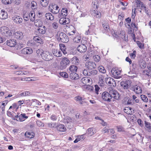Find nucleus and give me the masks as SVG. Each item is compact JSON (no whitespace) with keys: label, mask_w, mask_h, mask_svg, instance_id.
Masks as SVG:
<instances>
[{"label":"nucleus","mask_w":151,"mask_h":151,"mask_svg":"<svg viewBox=\"0 0 151 151\" xmlns=\"http://www.w3.org/2000/svg\"><path fill=\"white\" fill-rule=\"evenodd\" d=\"M102 99L105 101L110 102L111 99L113 101H115V99H118L119 96V93L114 88L110 90L109 92L105 91L102 94Z\"/></svg>","instance_id":"f257e3e1"},{"label":"nucleus","mask_w":151,"mask_h":151,"mask_svg":"<svg viewBox=\"0 0 151 151\" xmlns=\"http://www.w3.org/2000/svg\"><path fill=\"white\" fill-rule=\"evenodd\" d=\"M1 34L3 36L9 37L12 35V33L9 28L6 27H2L0 28Z\"/></svg>","instance_id":"f03ea898"},{"label":"nucleus","mask_w":151,"mask_h":151,"mask_svg":"<svg viewBox=\"0 0 151 151\" xmlns=\"http://www.w3.org/2000/svg\"><path fill=\"white\" fill-rule=\"evenodd\" d=\"M56 38L59 41L65 43L68 42L69 40L67 36L63 32L60 33L59 35H57Z\"/></svg>","instance_id":"7ed1b4c3"},{"label":"nucleus","mask_w":151,"mask_h":151,"mask_svg":"<svg viewBox=\"0 0 151 151\" xmlns=\"http://www.w3.org/2000/svg\"><path fill=\"white\" fill-rule=\"evenodd\" d=\"M42 58L46 61H49L53 58V55L51 53L48 51H44L42 54Z\"/></svg>","instance_id":"20e7f679"},{"label":"nucleus","mask_w":151,"mask_h":151,"mask_svg":"<svg viewBox=\"0 0 151 151\" xmlns=\"http://www.w3.org/2000/svg\"><path fill=\"white\" fill-rule=\"evenodd\" d=\"M49 9L50 12L54 14H57L59 12V7L55 4H50Z\"/></svg>","instance_id":"39448f33"},{"label":"nucleus","mask_w":151,"mask_h":151,"mask_svg":"<svg viewBox=\"0 0 151 151\" xmlns=\"http://www.w3.org/2000/svg\"><path fill=\"white\" fill-rule=\"evenodd\" d=\"M131 83L129 80L122 81L121 82L120 85L123 88L127 89L130 87Z\"/></svg>","instance_id":"423d86ee"},{"label":"nucleus","mask_w":151,"mask_h":151,"mask_svg":"<svg viewBox=\"0 0 151 151\" xmlns=\"http://www.w3.org/2000/svg\"><path fill=\"white\" fill-rule=\"evenodd\" d=\"M69 62V60L67 58H63L60 63L61 69L65 68Z\"/></svg>","instance_id":"0eeeda50"},{"label":"nucleus","mask_w":151,"mask_h":151,"mask_svg":"<svg viewBox=\"0 0 151 151\" xmlns=\"http://www.w3.org/2000/svg\"><path fill=\"white\" fill-rule=\"evenodd\" d=\"M106 81L107 83L111 87H114L116 86L115 82L113 78H108Z\"/></svg>","instance_id":"6e6552de"},{"label":"nucleus","mask_w":151,"mask_h":151,"mask_svg":"<svg viewBox=\"0 0 151 151\" xmlns=\"http://www.w3.org/2000/svg\"><path fill=\"white\" fill-rule=\"evenodd\" d=\"M132 89L137 94H140L142 92L141 88L140 86L137 85L132 86Z\"/></svg>","instance_id":"1a4fd4ad"},{"label":"nucleus","mask_w":151,"mask_h":151,"mask_svg":"<svg viewBox=\"0 0 151 151\" xmlns=\"http://www.w3.org/2000/svg\"><path fill=\"white\" fill-rule=\"evenodd\" d=\"M12 20L14 22L17 24L21 23L23 21V19L20 17L18 16H14L12 17Z\"/></svg>","instance_id":"9d476101"},{"label":"nucleus","mask_w":151,"mask_h":151,"mask_svg":"<svg viewBox=\"0 0 151 151\" xmlns=\"http://www.w3.org/2000/svg\"><path fill=\"white\" fill-rule=\"evenodd\" d=\"M81 81L84 84L88 85L92 83V80L89 77H84L82 78Z\"/></svg>","instance_id":"9b49d317"},{"label":"nucleus","mask_w":151,"mask_h":151,"mask_svg":"<svg viewBox=\"0 0 151 151\" xmlns=\"http://www.w3.org/2000/svg\"><path fill=\"white\" fill-rule=\"evenodd\" d=\"M16 118H17V120L20 122H23L25 120L24 119H27L28 118V116H26V114L24 113L21 114L19 115H18L15 116Z\"/></svg>","instance_id":"f8f14e48"},{"label":"nucleus","mask_w":151,"mask_h":151,"mask_svg":"<svg viewBox=\"0 0 151 151\" xmlns=\"http://www.w3.org/2000/svg\"><path fill=\"white\" fill-rule=\"evenodd\" d=\"M33 52L32 49L30 47H26L21 50L22 53L24 54H30Z\"/></svg>","instance_id":"ddd939ff"},{"label":"nucleus","mask_w":151,"mask_h":151,"mask_svg":"<svg viewBox=\"0 0 151 151\" xmlns=\"http://www.w3.org/2000/svg\"><path fill=\"white\" fill-rule=\"evenodd\" d=\"M87 47L86 46L83 44H81L79 45L77 48V51L80 52H84L86 51Z\"/></svg>","instance_id":"4468645a"},{"label":"nucleus","mask_w":151,"mask_h":151,"mask_svg":"<svg viewBox=\"0 0 151 151\" xmlns=\"http://www.w3.org/2000/svg\"><path fill=\"white\" fill-rule=\"evenodd\" d=\"M86 66L88 69L92 70L95 68L96 64L93 62H87L86 64Z\"/></svg>","instance_id":"2eb2a0df"},{"label":"nucleus","mask_w":151,"mask_h":151,"mask_svg":"<svg viewBox=\"0 0 151 151\" xmlns=\"http://www.w3.org/2000/svg\"><path fill=\"white\" fill-rule=\"evenodd\" d=\"M60 20V23L62 24H68L70 22V19L66 17H61Z\"/></svg>","instance_id":"dca6fc26"},{"label":"nucleus","mask_w":151,"mask_h":151,"mask_svg":"<svg viewBox=\"0 0 151 151\" xmlns=\"http://www.w3.org/2000/svg\"><path fill=\"white\" fill-rule=\"evenodd\" d=\"M68 11L66 8H63L61 11V13H59L58 15V17L60 18L62 17H65L67 15Z\"/></svg>","instance_id":"f3484780"},{"label":"nucleus","mask_w":151,"mask_h":151,"mask_svg":"<svg viewBox=\"0 0 151 151\" xmlns=\"http://www.w3.org/2000/svg\"><path fill=\"white\" fill-rule=\"evenodd\" d=\"M14 35L15 38L19 40H21L24 37L23 33L20 31L15 32Z\"/></svg>","instance_id":"a211bd4d"},{"label":"nucleus","mask_w":151,"mask_h":151,"mask_svg":"<svg viewBox=\"0 0 151 151\" xmlns=\"http://www.w3.org/2000/svg\"><path fill=\"white\" fill-rule=\"evenodd\" d=\"M8 17L7 13L4 10L0 9V18L2 19H6Z\"/></svg>","instance_id":"6ab92c4d"},{"label":"nucleus","mask_w":151,"mask_h":151,"mask_svg":"<svg viewBox=\"0 0 151 151\" xmlns=\"http://www.w3.org/2000/svg\"><path fill=\"white\" fill-rule=\"evenodd\" d=\"M111 72L113 76H116L120 74L121 71L116 68H113Z\"/></svg>","instance_id":"aec40b11"},{"label":"nucleus","mask_w":151,"mask_h":151,"mask_svg":"<svg viewBox=\"0 0 151 151\" xmlns=\"http://www.w3.org/2000/svg\"><path fill=\"white\" fill-rule=\"evenodd\" d=\"M52 52L53 54L57 57H60L62 55V52L58 50L52 49Z\"/></svg>","instance_id":"412c9836"},{"label":"nucleus","mask_w":151,"mask_h":151,"mask_svg":"<svg viewBox=\"0 0 151 151\" xmlns=\"http://www.w3.org/2000/svg\"><path fill=\"white\" fill-rule=\"evenodd\" d=\"M136 3L137 8H134V12L137 9H141L143 8L142 7L145 6V5L140 0H137L136 1Z\"/></svg>","instance_id":"4be33fe9"},{"label":"nucleus","mask_w":151,"mask_h":151,"mask_svg":"<svg viewBox=\"0 0 151 151\" xmlns=\"http://www.w3.org/2000/svg\"><path fill=\"white\" fill-rule=\"evenodd\" d=\"M16 44V41L14 39L10 40L7 41V45L10 47H13Z\"/></svg>","instance_id":"5701e85b"},{"label":"nucleus","mask_w":151,"mask_h":151,"mask_svg":"<svg viewBox=\"0 0 151 151\" xmlns=\"http://www.w3.org/2000/svg\"><path fill=\"white\" fill-rule=\"evenodd\" d=\"M124 111L128 114H132L134 113L133 109L130 107H125L124 109Z\"/></svg>","instance_id":"b1692460"},{"label":"nucleus","mask_w":151,"mask_h":151,"mask_svg":"<svg viewBox=\"0 0 151 151\" xmlns=\"http://www.w3.org/2000/svg\"><path fill=\"white\" fill-rule=\"evenodd\" d=\"M69 73V77L72 79L77 80L79 78V76L76 72L70 73Z\"/></svg>","instance_id":"393cba45"},{"label":"nucleus","mask_w":151,"mask_h":151,"mask_svg":"<svg viewBox=\"0 0 151 151\" xmlns=\"http://www.w3.org/2000/svg\"><path fill=\"white\" fill-rule=\"evenodd\" d=\"M94 9L93 11H92L91 13V14L94 17H96L97 18H99L101 16V14L100 12H99L96 9Z\"/></svg>","instance_id":"a878e982"},{"label":"nucleus","mask_w":151,"mask_h":151,"mask_svg":"<svg viewBox=\"0 0 151 151\" xmlns=\"http://www.w3.org/2000/svg\"><path fill=\"white\" fill-rule=\"evenodd\" d=\"M57 130L60 132H65L66 129L65 126L63 124H59L57 126Z\"/></svg>","instance_id":"bb28decb"},{"label":"nucleus","mask_w":151,"mask_h":151,"mask_svg":"<svg viewBox=\"0 0 151 151\" xmlns=\"http://www.w3.org/2000/svg\"><path fill=\"white\" fill-rule=\"evenodd\" d=\"M94 32V30L93 29V27L92 26L89 27V29L86 31L85 34L86 35H92Z\"/></svg>","instance_id":"cd10ccee"},{"label":"nucleus","mask_w":151,"mask_h":151,"mask_svg":"<svg viewBox=\"0 0 151 151\" xmlns=\"http://www.w3.org/2000/svg\"><path fill=\"white\" fill-rule=\"evenodd\" d=\"M104 78V77L102 75L99 77V85L101 86H103L105 85Z\"/></svg>","instance_id":"c85d7f7f"},{"label":"nucleus","mask_w":151,"mask_h":151,"mask_svg":"<svg viewBox=\"0 0 151 151\" xmlns=\"http://www.w3.org/2000/svg\"><path fill=\"white\" fill-rule=\"evenodd\" d=\"M25 135L26 137L31 139L34 137L35 134L34 132L28 131L26 132Z\"/></svg>","instance_id":"c756f323"},{"label":"nucleus","mask_w":151,"mask_h":151,"mask_svg":"<svg viewBox=\"0 0 151 151\" xmlns=\"http://www.w3.org/2000/svg\"><path fill=\"white\" fill-rule=\"evenodd\" d=\"M29 15L30 16V19L32 22H34L35 19V14L33 11H31Z\"/></svg>","instance_id":"7c9ffc66"},{"label":"nucleus","mask_w":151,"mask_h":151,"mask_svg":"<svg viewBox=\"0 0 151 151\" xmlns=\"http://www.w3.org/2000/svg\"><path fill=\"white\" fill-rule=\"evenodd\" d=\"M70 71L69 73L76 72L78 68L76 66L74 65H72L70 66L69 68Z\"/></svg>","instance_id":"2f4dec72"},{"label":"nucleus","mask_w":151,"mask_h":151,"mask_svg":"<svg viewBox=\"0 0 151 151\" xmlns=\"http://www.w3.org/2000/svg\"><path fill=\"white\" fill-rule=\"evenodd\" d=\"M46 19L49 20H52L54 19V16L50 13H48L45 14Z\"/></svg>","instance_id":"473e14b6"},{"label":"nucleus","mask_w":151,"mask_h":151,"mask_svg":"<svg viewBox=\"0 0 151 151\" xmlns=\"http://www.w3.org/2000/svg\"><path fill=\"white\" fill-rule=\"evenodd\" d=\"M81 37L79 35L75 37L73 39L74 42L76 43H79L81 41Z\"/></svg>","instance_id":"72a5a7b5"},{"label":"nucleus","mask_w":151,"mask_h":151,"mask_svg":"<svg viewBox=\"0 0 151 151\" xmlns=\"http://www.w3.org/2000/svg\"><path fill=\"white\" fill-rule=\"evenodd\" d=\"M34 21H35L34 24L36 26L41 27L42 26V23L40 20L36 19Z\"/></svg>","instance_id":"f704fd0d"},{"label":"nucleus","mask_w":151,"mask_h":151,"mask_svg":"<svg viewBox=\"0 0 151 151\" xmlns=\"http://www.w3.org/2000/svg\"><path fill=\"white\" fill-rule=\"evenodd\" d=\"M120 34L121 35V38L126 41H128V37L125 35V32L124 31H121Z\"/></svg>","instance_id":"c9c22d12"},{"label":"nucleus","mask_w":151,"mask_h":151,"mask_svg":"<svg viewBox=\"0 0 151 151\" xmlns=\"http://www.w3.org/2000/svg\"><path fill=\"white\" fill-rule=\"evenodd\" d=\"M60 49L61 51V52H63L64 55H65L67 53V51H66V47L64 45H60Z\"/></svg>","instance_id":"e433bc0d"},{"label":"nucleus","mask_w":151,"mask_h":151,"mask_svg":"<svg viewBox=\"0 0 151 151\" xmlns=\"http://www.w3.org/2000/svg\"><path fill=\"white\" fill-rule=\"evenodd\" d=\"M93 129L92 128H89L88 129L87 133L90 136H91L94 134L95 132L93 131Z\"/></svg>","instance_id":"4c0bfd02"},{"label":"nucleus","mask_w":151,"mask_h":151,"mask_svg":"<svg viewBox=\"0 0 151 151\" xmlns=\"http://www.w3.org/2000/svg\"><path fill=\"white\" fill-rule=\"evenodd\" d=\"M31 62L35 64V66H37L40 65L41 62L40 61H38L36 59H33L31 60Z\"/></svg>","instance_id":"58836bf2"},{"label":"nucleus","mask_w":151,"mask_h":151,"mask_svg":"<svg viewBox=\"0 0 151 151\" xmlns=\"http://www.w3.org/2000/svg\"><path fill=\"white\" fill-rule=\"evenodd\" d=\"M95 54L96 53L94 51L92 50H90L88 52V55L90 57H93Z\"/></svg>","instance_id":"ea45409f"},{"label":"nucleus","mask_w":151,"mask_h":151,"mask_svg":"<svg viewBox=\"0 0 151 151\" xmlns=\"http://www.w3.org/2000/svg\"><path fill=\"white\" fill-rule=\"evenodd\" d=\"M49 3L48 0H41V5L44 7L47 6Z\"/></svg>","instance_id":"a19ab883"},{"label":"nucleus","mask_w":151,"mask_h":151,"mask_svg":"<svg viewBox=\"0 0 151 151\" xmlns=\"http://www.w3.org/2000/svg\"><path fill=\"white\" fill-rule=\"evenodd\" d=\"M142 7L143 8L141 9V10H142L143 11H144L147 15H149L150 13V10L148 9V8L145 5Z\"/></svg>","instance_id":"79ce46f5"},{"label":"nucleus","mask_w":151,"mask_h":151,"mask_svg":"<svg viewBox=\"0 0 151 151\" xmlns=\"http://www.w3.org/2000/svg\"><path fill=\"white\" fill-rule=\"evenodd\" d=\"M38 30L40 34H44L46 32V28L45 26H44L43 28H39L38 29Z\"/></svg>","instance_id":"37998d69"},{"label":"nucleus","mask_w":151,"mask_h":151,"mask_svg":"<svg viewBox=\"0 0 151 151\" xmlns=\"http://www.w3.org/2000/svg\"><path fill=\"white\" fill-rule=\"evenodd\" d=\"M72 61L73 63L76 65L78 64L79 61L78 59L76 57H73L72 58Z\"/></svg>","instance_id":"c03bdc74"},{"label":"nucleus","mask_w":151,"mask_h":151,"mask_svg":"<svg viewBox=\"0 0 151 151\" xmlns=\"http://www.w3.org/2000/svg\"><path fill=\"white\" fill-rule=\"evenodd\" d=\"M98 70L100 72L102 73H105L106 72V70L105 69L104 67L102 66H99L98 68Z\"/></svg>","instance_id":"a18cd8bd"},{"label":"nucleus","mask_w":151,"mask_h":151,"mask_svg":"<svg viewBox=\"0 0 151 151\" xmlns=\"http://www.w3.org/2000/svg\"><path fill=\"white\" fill-rule=\"evenodd\" d=\"M137 44L138 47L141 49H143L144 48V44L141 43L139 41H137Z\"/></svg>","instance_id":"49530a36"},{"label":"nucleus","mask_w":151,"mask_h":151,"mask_svg":"<svg viewBox=\"0 0 151 151\" xmlns=\"http://www.w3.org/2000/svg\"><path fill=\"white\" fill-rule=\"evenodd\" d=\"M23 17L24 20L25 21H27L30 19V16L29 15V14L26 13L24 14Z\"/></svg>","instance_id":"de8ad7c7"},{"label":"nucleus","mask_w":151,"mask_h":151,"mask_svg":"<svg viewBox=\"0 0 151 151\" xmlns=\"http://www.w3.org/2000/svg\"><path fill=\"white\" fill-rule=\"evenodd\" d=\"M94 60L96 62H98L100 60V57L97 55H95L93 57Z\"/></svg>","instance_id":"09e8293b"},{"label":"nucleus","mask_w":151,"mask_h":151,"mask_svg":"<svg viewBox=\"0 0 151 151\" xmlns=\"http://www.w3.org/2000/svg\"><path fill=\"white\" fill-rule=\"evenodd\" d=\"M145 127L149 130L151 129V125L150 123L145 121Z\"/></svg>","instance_id":"8fccbe9b"},{"label":"nucleus","mask_w":151,"mask_h":151,"mask_svg":"<svg viewBox=\"0 0 151 151\" xmlns=\"http://www.w3.org/2000/svg\"><path fill=\"white\" fill-rule=\"evenodd\" d=\"M141 98L142 100L145 102H147L148 101V99L146 96L144 95H141Z\"/></svg>","instance_id":"3c124183"},{"label":"nucleus","mask_w":151,"mask_h":151,"mask_svg":"<svg viewBox=\"0 0 151 151\" xmlns=\"http://www.w3.org/2000/svg\"><path fill=\"white\" fill-rule=\"evenodd\" d=\"M48 126L50 127H57L56 124L55 123H49L48 124Z\"/></svg>","instance_id":"603ef678"},{"label":"nucleus","mask_w":151,"mask_h":151,"mask_svg":"<svg viewBox=\"0 0 151 151\" xmlns=\"http://www.w3.org/2000/svg\"><path fill=\"white\" fill-rule=\"evenodd\" d=\"M33 39L34 40L39 43H40L42 41L41 38L37 36L34 37Z\"/></svg>","instance_id":"864d4df0"},{"label":"nucleus","mask_w":151,"mask_h":151,"mask_svg":"<svg viewBox=\"0 0 151 151\" xmlns=\"http://www.w3.org/2000/svg\"><path fill=\"white\" fill-rule=\"evenodd\" d=\"M1 1L5 4H10L12 2V0H2Z\"/></svg>","instance_id":"5fc2aeb1"},{"label":"nucleus","mask_w":151,"mask_h":151,"mask_svg":"<svg viewBox=\"0 0 151 151\" xmlns=\"http://www.w3.org/2000/svg\"><path fill=\"white\" fill-rule=\"evenodd\" d=\"M37 125L39 127H42L44 126V124L41 121L37 120L36 122Z\"/></svg>","instance_id":"6e6d98bb"},{"label":"nucleus","mask_w":151,"mask_h":151,"mask_svg":"<svg viewBox=\"0 0 151 151\" xmlns=\"http://www.w3.org/2000/svg\"><path fill=\"white\" fill-rule=\"evenodd\" d=\"M136 51L134 50L133 52L129 54V56L130 58L132 59H134L136 56Z\"/></svg>","instance_id":"4d7b16f0"},{"label":"nucleus","mask_w":151,"mask_h":151,"mask_svg":"<svg viewBox=\"0 0 151 151\" xmlns=\"http://www.w3.org/2000/svg\"><path fill=\"white\" fill-rule=\"evenodd\" d=\"M83 73L85 76H89L91 75V72H88L87 70L84 69L83 70Z\"/></svg>","instance_id":"13d9d810"},{"label":"nucleus","mask_w":151,"mask_h":151,"mask_svg":"<svg viewBox=\"0 0 151 151\" xmlns=\"http://www.w3.org/2000/svg\"><path fill=\"white\" fill-rule=\"evenodd\" d=\"M44 51L42 49H39L37 50L36 53L38 55H40L42 56V54H43Z\"/></svg>","instance_id":"bf43d9fd"},{"label":"nucleus","mask_w":151,"mask_h":151,"mask_svg":"<svg viewBox=\"0 0 151 151\" xmlns=\"http://www.w3.org/2000/svg\"><path fill=\"white\" fill-rule=\"evenodd\" d=\"M60 76H61L65 78H67L68 76L67 73L65 72L60 73Z\"/></svg>","instance_id":"052dcab7"},{"label":"nucleus","mask_w":151,"mask_h":151,"mask_svg":"<svg viewBox=\"0 0 151 151\" xmlns=\"http://www.w3.org/2000/svg\"><path fill=\"white\" fill-rule=\"evenodd\" d=\"M31 8L32 9H35L37 6V3H36L34 1H32L31 2Z\"/></svg>","instance_id":"680f3d73"},{"label":"nucleus","mask_w":151,"mask_h":151,"mask_svg":"<svg viewBox=\"0 0 151 151\" xmlns=\"http://www.w3.org/2000/svg\"><path fill=\"white\" fill-rule=\"evenodd\" d=\"M97 2L96 1H93L92 3V5L94 9H97Z\"/></svg>","instance_id":"e2e57ef3"},{"label":"nucleus","mask_w":151,"mask_h":151,"mask_svg":"<svg viewBox=\"0 0 151 151\" xmlns=\"http://www.w3.org/2000/svg\"><path fill=\"white\" fill-rule=\"evenodd\" d=\"M103 26L105 30H108L109 29V27L107 23L103 24Z\"/></svg>","instance_id":"0e129e2a"},{"label":"nucleus","mask_w":151,"mask_h":151,"mask_svg":"<svg viewBox=\"0 0 151 151\" xmlns=\"http://www.w3.org/2000/svg\"><path fill=\"white\" fill-rule=\"evenodd\" d=\"M144 73L146 75H147L148 76H150V77H151V71L150 70H147V71H145V70L144 71Z\"/></svg>","instance_id":"69168bd1"},{"label":"nucleus","mask_w":151,"mask_h":151,"mask_svg":"<svg viewBox=\"0 0 151 151\" xmlns=\"http://www.w3.org/2000/svg\"><path fill=\"white\" fill-rule=\"evenodd\" d=\"M144 73L146 75H147L148 76H150V77H151V71L150 70H147V71H145V70L144 71Z\"/></svg>","instance_id":"338daca9"},{"label":"nucleus","mask_w":151,"mask_h":151,"mask_svg":"<svg viewBox=\"0 0 151 151\" xmlns=\"http://www.w3.org/2000/svg\"><path fill=\"white\" fill-rule=\"evenodd\" d=\"M52 27L55 29H56L58 27V24L55 22L52 23Z\"/></svg>","instance_id":"774afa93"}]
</instances>
